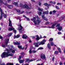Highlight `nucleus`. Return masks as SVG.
<instances>
[{
	"mask_svg": "<svg viewBox=\"0 0 65 65\" xmlns=\"http://www.w3.org/2000/svg\"><path fill=\"white\" fill-rule=\"evenodd\" d=\"M7 52H4L1 55L2 58H5L6 57H8L9 56H11L12 57L13 56V54H10L11 53L10 51L9 50L7 49Z\"/></svg>",
	"mask_w": 65,
	"mask_h": 65,
	"instance_id": "nucleus-1",
	"label": "nucleus"
},
{
	"mask_svg": "<svg viewBox=\"0 0 65 65\" xmlns=\"http://www.w3.org/2000/svg\"><path fill=\"white\" fill-rule=\"evenodd\" d=\"M46 40L44 39L41 42H38L37 43L34 42L33 45H35L36 47H38L39 45H43V44H44L45 43L44 42H46Z\"/></svg>",
	"mask_w": 65,
	"mask_h": 65,
	"instance_id": "nucleus-2",
	"label": "nucleus"
},
{
	"mask_svg": "<svg viewBox=\"0 0 65 65\" xmlns=\"http://www.w3.org/2000/svg\"><path fill=\"white\" fill-rule=\"evenodd\" d=\"M37 20H36V17H34V18L33 19H31L32 21H33V22L35 25L37 24V22L38 24H39V23L41 22V20L40 18H39L38 16H37Z\"/></svg>",
	"mask_w": 65,
	"mask_h": 65,
	"instance_id": "nucleus-3",
	"label": "nucleus"
},
{
	"mask_svg": "<svg viewBox=\"0 0 65 65\" xmlns=\"http://www.w3.org/2000/svg\"><path fill=\"white\" fill-rule=\"evenodd\" d=\"M5 45L4 44H2V46L3 47H5L7 46H8V47H9V49H10V47H9V45H8L7 46V44H8V42L9 41V39H7L5 40Z\"/></svg>",
	"mask_w": 65,
	"mask_h": 65,
	"instance_id": "nucleus-4",
	"label": "nucleus"
},
{
	"mask_svg": "<svg viewBox=\"0 0 65 65\" xmlns=\"http://www.w3.org/2000/svg\"><path fill=\"white\" fill-rule=\"evenodd\" d=\"M18 27H19L18 28V30L19 31V32L20 33H22L23 31H24V29H23V28L21 24L20 23L18 25Z\"/></svg>",
	"mask_w": 65,
	"mask_h": 65,
	"instance_id": "nucleus-5",
	"label": "nucleus"
},
{
	"mask_svg": "<svg viewBox=\"0 0 65 65\" xmlns=\"http://www.w3.org/2000/svg\"><path fill=\"white\" fill-rule=\"evenodd\" d=\"M20 6L23 7V8H27V9H29L30 8H31V6L30 5L29 7L27 5H23L21 4H20Z\"/></svg>",
	"mask_w": 65,
	"mask_h": 65,
	"instance_id": "nucleus-6",
	"label": "nucleus"
},
{
	"mask_svg": "<svg viewBox=\"0 0 65 65\" xmlns=\"http://www.w3.org/2000/svg\"><path fill=\"white\" fill-rule=\"evenodd\" d=\"M41 58L43 60H46V57L45 55L44 54H42L40 56Z\"/></svg>",
	"mask_w": 65,
	"mask_h": 65,
	"instance_id": "nucleus-7",
	"label": "nucleus"
},
{
	"mask_svg": "<svg viewBox=\"0 0 65 65\" xmlns=\"http://www.w3.org/2000/svg\"><path fill=\"white\" fill-rule=\"evenodd\" d=\"M8 30L9 31H12V30H14V32L15 34H16L17 33V30L14 29V28H13V27H12L11 28H9Z\"/></svg>",
	"mask_w": 65,
	"mask_h": 65,
	"instance_id": "nucleus-8",
	"label": "nucleus"
},
{
	"mask_svg": "<svg viewBox=\"0 0 65 65\" xmlns=\"http://www.w3.org/2000/svg\"><path fill=\"white\" fill-rule=\"evenodd\" d=\"M43 48L42 47H40L36 51L35 50H32V52L33 53H36L37 52V51H38V50H43Z\"/></svg>",
	"mask_w": 65,
	"mask_h": 65,
	"instance_id": "nucleus-9",
	"label": "nucleus"
},
{
	"mask_svg": "<svg viewBox=\"0 0 65 65\" xmlns=\"http://www.w3.org/2000/svg\"><path fill=\"white\" fill-rule=\"evenodd\" d=\"M56 27H58V29L59 31H61V29H62V27L61 26H60V24H58L56 26Z\"/></svg>",
	"mask_w": 65,
	"mask_h": 65,
	"instance_id": "nucleus-10",
	"label": "nucleus"
},
{
	"mask_svg": "<svg viewBox=\"0 0 65 65\" xmlns=\"http://www.w3.org/2000/svg\"><path fill=\"white\" fill-rule=\"evenodd\" d=\"M37 59H31L29 60V59H26V61H25L26 62H28L29 63L30 62H32V61H35V60H36Z\"/></svg>",
	"mask_w": 65,
	"mask_h": 65,
	"instance_id": "nucleus-11",
	"label": "nucleus"
},
{
	"mask_svg": "<svg viewBox=\"0 0 65 65\" xmlns=\"http://www.w3.org/2000/svg\"><path fill=\"white\" fill-rule=\"evenodd\" d=\"M2 11V10L1 9V8H0V11L1 12V15L0 18V20H1L2 18V14H4L3 12Z\"/></svg>",
	"mask_w": 65,
	"mask_h": 65,
	"instance_id": "nucleus-12",
	"label": "nucleus"
},
{
	"mask_svg": "<svg viewBox=\"0 0 65 65\" xmlns=\"http://www.w3.org/2000/svg\"><path fill=\"white\" fill-rule=\"evenodd\" d=\"M56 24H57L56 23L53 24L52 25L51 27H48L49 28H52V29H54V28H55V26L56 25Z\"/></svg>",
	"mask_w": 65,
	"mask_h": 65,
	"instance_id": "nucleus-13",
	"label": "nucleus"
},
{
	"mask_svg": "<svg viewBox=\"0 0 65 65\" xmlns=\"http://www.w3.org/2000/svg\"><path fill=\"white\" fill-rule=\"evenodd\" d=\"M22 38L23 39H26L28 37V36L26 35H23L22 37Z\"/></svg>",
	"mask_w": 65,
	"mask_h": 65,
	"instance_id": "nucleus-14",
	"label": "nucleus"
},
{
	"mask_svg": "<svg viewBox=\"0 0 65 65\" xmlns=\"http://www.w3.org/2000/svg\"><path fill=\"white\" fill-rule=\"evenodd\" d=\"M63 20L64 21H65V16H63L62 17H61V18H60V21H61Z\"/></svg>",
	"mask_w": 65,
	"mask_h": 65,
	"instance_id": "nucleus-15",
	"label": "nucleus"
},
{
	"mask_svg": "<svg viewBox=\"0 0 65 65\" xmlns=\"http://www.w3.org/2000/svg\"><path fill=\"white\" fill-rule=\"evenodd\" d=\"M9 26L10 27H12V24H11V21L10 19V18H9Z\"/></svg>",
	"mask_w": 65,
	"mask_h": 65,
	"instance_id": "nucleus-16",
	"label": "nucleus"
},
{
	"mask_svg": "<svg viewBox=\"0 0 65 65\" xmlns=\"http://www.w3.org/2000/svg\"><path fill=\"white\" fill-rule=\"evenodd\" d=\"M13 43L15 45H20V42H14Z\"/></svg>",
	"mask_w": 65,
	"mask_h": 65,
	"instance_id": "nucleus-17",
	"label": "nucleus"
},
{
	"mask_svg": "<svg viewBox=\"0 0 65 65\" xmlns=\"http://www.w3.org/2000/svg\"><path fill=\"white\" fill-rule=\"evenodd\" d=\"M20 35H18L16 36L15 35L14 36V38H18L19 37H20Z\"/></svg>",
	"mask_w": 65,
	"mask_h": 65,
	"instance_id": "nucleus-18",
	"label": "nucleus"
},
{
	"mask_svg": "<svg viewBox=\"0 0 65 65\" xmlns=\"http://www.w3.org/2000/svg\"><path fill=\"white\" fill-rule=\"evenodd\" d=\"M19 61L20 63H22L24 62L25 60L24 59L21 60H19Z\"/></svg>",
	"mask_w": 65,
	"mask_h": 65,
	"instance_id": "nucleus-19",
	"label": "nucleus"
},
{
	"mask_svg": "<svg viewBox=\"0 0 65 65\" xmlns=\"http://www.w3.org/2000/svg\"><path fill=\"white\" fill-rule=\"evenodd\" d=\"M36 37H37V38H36V40H39L40 38L39 37V36H38V35H36Z\"/></svg>",
	"mask_w": 65,
	"mask_h": 65,
	"instance_id": "nucleus-20",
	"label": "nucleus"
},
{
	"mask_svg": "<svg viewBox=\"0 0 65 65\" xmlns=\"http://www.w3.org/2000/svg\"><path fill=\"white\" fill-rule=\"evenodd\" d=\"M47 47L48 48H49V49H50V50L51 48V46H50V45L49 43H48L47 44Z\"/></svg>",
	"mask_w": 65,
	"mask_h": 65,
	"instance_id": "nucleus-21",
	"label": "nucleus"
},
{
	"mask_svg": "<svg viewBox=\"0 0 65 65\" xmlns=\"http://www.w3.org/2000/svg\"><path fill=\"white\" fill-rule=\"evenodd\" d=\"M42 18L43 19H44V20H45V21H47V19L45 18V17H44V15H42Z\"/></svg>",
	"mask_w": 65,
	"mask_h": 65,
	"instance_id": "nucleus-22",
	"label": "nucleus"
},
{
	"mask_svg": "<svg viewBox=\"0 0 65 65\" xmlns=\"http://www.w3.org/2000/svg\"><path fill=\"white\" fill-rule=\"evenodd\" d=\"M48 11H43V14H48Z\"/></svg>",
	"mask_w": 65,
	"mask_h": 65,
	"instance_id": "nucleus-23",
	"label": "nucleus"
},
{
	"mask_svg": "<svg viewBox=\"0 0 65 65\" xmlns=\"http://www.w3.org/2000/svg\"><path fill=\"white\" fill-rule=\"evenodd\" d=\"M23 17L26 18L27 21H30V19L28 18H27V17H26L25 15H23Z\"/></svg>",
	"mask_w": 65,
	"mask_h": 65,
	"instance_id": "nucleus-24",
	"label": "nucleus"
},
{
	"mask_svg": "<svg viewBox=\"0 0 65 65\" xmlns=\"http://www.w3.org/2000/svg\"><path fill=\"white\" fill-rule=\"evenodd\" d=\"M21 18L20 17H18V18H17V20H19L20 22H21V21H22V20H21Z\"/></svg>",
	"mask_w": 65,
	"mask_h": 65,
	"instance_id": "nucleus-25",
	"label": "nucleus"
},
{
	"mask_svg": "<svg viewBox=\"0 0 65 65\" xmlns=\"http://www.w3.org/2000/svg\"><path fill=\"white\" fill-rule=\"evenodd\" d=\"M59 54V52L58 51H55L54 52V54L55 55H58Z\"/></svg>",
	"mask_w": 65,
	"mask_h": 65,
	"instance_id": "nucleus-26",
	"label": "nucleus"
},
{
	"mask_svg": "<svg viewBox=\"0 0 65 65\" xmlns=\"http://www.w3.org/2000/svg\"><path fill=\"white\" fill-rule=\"evenodd\" d=\"M2 12H3L4 14H3L2 15V18L3 17V15H4V18H6V14H4V13L3 12V11H2Z\"/></svg>",
	"mask_w": 65,
	"mask_h": 65,
	"instance_id": "nucleus-27",
	"label": "nucleus"
},
{
	"mask_svg": "<svg viewBox=\"0 0 65 65\" xmlns=\"http://www.w3.org/2000/svg\"><path fill=\"white\" fill-rule=\"evenodd\" d=\"M6 65H13V63H7Z\"/></svg>",
	"mask_w": 65,
	"mask_h": 65,
	"instance_id": "nucleus-28",
	"label": "nucleus"
},
{
	"mask_svg": "<svg viewBox=\"0 0 65 65\" xmlns=\"http://www.w3.org/2000/svg\"><path fill=\"white\" fill-rule=\"evenodd\" d=\"M57 50L60 53H61V49H60V48H57Z\"/></svg>",
	"mask_w": 65,
	"mask_h": 65,
	"instance_id": "nucleus-29",
	"label": "nucleus"
},
{
	"mask_svg": "<svg viewBox=\"0 0 65 65\" xmlns=\"http://www.w3.org/2000/svg\"><path fill=\"white\" fill-rule=\"evenodd\" d=\"M14 4L15 5H16V6H18V3H15V2H14Z\"/></svg>",
	"mask_w": 65,
	"mask_h": 65,
	"instance_id": "nucleus-30",
	"label": "nucleus"
},
{
	"mask_svg": "<svg viewBox=\"0 0 65 65\" xmlns=\"http://www.w3.org/2000/svg\"><path fill=\"white\" fill-rule=\"evenodd\" d=\"M12 34V33H9L8 34V37H10V36H11V35Z\"/></svg>",
	"mask_w": 65,
	"mask_h": 65,
	"instance_id": "nucleus-31",
	"label": "nucleus"
},
{
	"mask_svg": "<svg viewBox=\"0 0 65 65\" xmlns=\"http://www.w3.org/2000/svg\"><path fill=\"white\" fill-rule=\"evenodd\" d=\"M39 11H43V9H41L40 8H39L38 9Z\"/></svg>",
	"mask_w": 65,
	"mask_h": 65,
	"instance_id": "nucleus-32",
	"label": "nucleus"
},
{
	"mask_svg": "<svg viewBox=\"0 0 65 65\" xmlns=\"http://www.w3.org/2000/svg\"><path fill=\"white\" fill-rule=\"evenodd\" d=\"M50 45L52 46L54 45V42H51L50 43Z\"/></svg>",
	"mask_w": 65,
	"mask_h": 65,
	"instance_id": "nucleus-33",
	"label": "nucleus"
},
{
	"mask_svg": "<svg viewBox=\"0 0 65 65\" xmlns=\"http://www.w3.org/2000/svg\"><path fill=\"white\" fill-rule=\"evenodd\" d=\"M53 41V39L52 38H50L49 40V41Z\"/></svg>",
	"mask_w": 65,
	"mask_h": 65,
	"instance_id": "nucleus-34",
	"label": "nucleus"
},
{
	"mask_svg": "<svg viewBox=\"0 0 65 65\" xmlns=\"http://www.w3.org/2000/svg\"><path fill=\"white\" fill-rule=\"evenodd\" d=\"M15 50H13L12 51H11L12 53L13 54L14 53H15Z\"/></svg>",
	"mask_w": 65,
	"mask_h": 65,
	"instance_id": "nucleus-35",
	"label": "nucleus"
},
{
	"mask_svg": "<svg viewBox=\"0 0 65 65\" xmlns=\"http://www.w3.org/2000/svg\"><path fill=\"white\" fill-rule=\"evenodd\" d=\"M18 47L19 48H20V49H22V46H18Z\"/></svg>",
	"mask_w": 65,
	"mask_h": 65,
	"instance_id": "nucleus-36",
	"label": "nucleus"
},
{
	"mask_svg": "<svg viewBox=\"0 0 65 65\" xmlns=\"http://www.w3.org/2000/svg\"><path fill=\"white\" fill-rule=\"evenodd\" d=\"M29 54H31L32 53H33V52H32V51H31V50L30 49L29 51Z\"/></svg>",
	"mask_w": 65,
	"mask_h": 65,
	"instance_id": "nucleus-37",
	"label": "nucleus"
},
{
	"mask_svg": "<svg viewBox=\"0 0 65 65\" xmlns=\"http://www.w3.org/2000/svg\"><path fill=\"white\" fill-rule=\"evenodd\" d=\"M21 54L23 56H24L25 55V53L24 52L21 53Z\"/></svg>",
	"mask_w": 65,
	"mask_h": 65,
	"instance_id": "nucleus-38",
	"label": "nucleus"
},
{
	"mask_svg": "<svg viewBox=\"0 0 65 65\" xmlns=\"http://www.w3.org/2000/svg\"><path fill=\"white\" fill-rule=\"evenodd\" d=\"M50 24V22H47L45 23V24L46 25H47L48 24Z\"/></svg>",
	"mask_w": 65,
	"mask_h": 65,
	"instance_id": "nucleus-39",
	"label": "nucleus"
},
{
	"mask_svg": "<svg viewBox=\"0 0 65 65\" xmlns=\"http://www.w3.org/2000/svg\"><path fill=\"white\" fill-rule=\"evenodd\" d=\"M38 13L39 15H40L42 13V12H38Z\"/></svg>",
	"mask_w": 65,
	"mask_h": 65,
	"instance_id": "nucleus-40",
	"label": "nucleus"
},
{
	"mask_svg": "<svg viewBox=\"0 0 65 65\" xmlns=\"http://www.w3.org/2000/svg\"><path fill=\"white\" fill-rule=\"evenodd\" d=\"M39 6H40V5H41V2H39Z\"/></svg>",
	"mask_w": 65,
	"mask_h": 65,
	"instance_id": "nucleus-41",
	"label": "nucleus"
},
{
	"mask_svg": "<svg viewBox=\"0 0 65 65\" xmlns=\"http://www.w3.org/2000/svg\"><path fill=\"white\" fill-rule=\"evenodd\" d=\"M56 8H57V9H59V7L58 6H55Z\"/></svg>",
	"mask_w": 65,
	"mask_h": 65,
	"instance_id": "nucleus-42",
	"label": "nucleus"
},
{
	"mask_svg": "<svg viewBox=\"0 0 65 65\" xmlns=\"http://www.w3.org/2000/svg\"><path fill=\"white\" fill-rule=\"evenodd\" d=\"M2 0H0V3H3V1H2Z\"/></svg>",
	"mask_w": 65,
	"mask_h": 65,
	"instance_id": "nucleus-43",
	"label": "nucleus"
},
{
	"mask_svg": "<svg viewBox=\"0 0 65 65\" xmlns=\"http://www.w3.org/2000/svg\"><path fill=\"white\" fill-rule=\"evenodd\" d=\"M61 4H62L61 3H58L57 4V5H61Z\"/></svg>",
	"mask_w": 65,
	"mask_h": 65,
	"instance_id": "nucleus-44",
	"label": "nucleus"
},
{
	"mask_svg": "<svg viewBox=\"0 0 65 65\" xmlns=\"http://www.w3.org/2000/svg\"><path fill=\"white\" fill-rule=\"evenodd\" d=\"M15 9V10H17V12H20V10H17V9Z\"/></svg>",
	"mask_w": 65,
	"mask_h": 65,
	"instance_id": "nucleus-45",
	"label": "nucleus"
},
{
	"mask_svg": "<svg viewBox=\"0 0 65 65\" xmlns=\"http://www.w3.org/2000/svg\"><path fill=\"white\" fill-rule=\"evenodd\" d=\"M59 64L60 65H63V63H62V62H60L59 63Z\"/></svg>",
	"mask_w": 65,
	"mask_h": 65,
	"instance_id": "nucleus-46",
	"label": "nucleus"
},
{
	"mask_svg": "<svg viewBox=\"0 0 65 65\" xmlns=\"http://www.w3.org/2000/svg\"><path fill=\"white\" fill-rule=\"evenodd\" d=\"M58 34H62V33H61V32H58Z\"/></svg>",
	"mask_w": 65,
	"mask_h": 65,
	"instance_id": "nucleus-47",
	"label": "nucleus"
},
{
	"mask_svg": "<svg viewBox=\"0 0 65 65\" xmlns=\"http://www.w3.org/2000/svg\"><path fill=\"white\" fill-rule=\"evenodd\" d=\"M22 58V56H19V60L21 59Z\"/></svg>",
	"mask_w": 65,
	"mask_h": 65,
	"instance_id": "nucleus-48",
	"label": "nucleus"
},
{
	"mask_svg": "<svg viewBox=\"0 0 65 65\" xmlns=\"http://www.w3.org/2000/svg\"><path fill=\"white\" fill-rule=\"evenodd\" d=\"M26 47L25 48V50L27 49V47H28V44H26Z\"/></svg>",
	"mask_w": 65,
	"mask_h": 65,
	"instance_id": "nucleus-49",
	"label": "nucleus"
},
{
	"mask_svg": "<svg viewBox=\"0 0 65 65\" xmlns=\"http://www.w3.org/2000/svg\"><path fill=\"white\" fill-rule=\"evenodd\" d=\"M0 65H5V63H2V64H1V62H0Z\"/></svg>",
	"mask_w": 65,
	"mask_h": 65,
	"instance_id": "nucleus-50",
	"label": "nucleus"
},
{
	"mask_svg": "<svg viewBox=\"0 0 65 65\" xmlns=\"http://www.w3.org/2000/svg\"><path fill=\"white\" fill-rule=\"evenodd\" d=\"M53 13H55V12H56V11L55 10H54L53 11Z\"/></svg>",
	"mask_w": 65,
	"mask_h": 65,
	"instance_id": "nucleus-51",
	"label": "nucleus"
},
{
	"mask_svg": "<svg viewBox=\"0 0 65 65\" xmlns=\"http://www.w3.org/2000/svg\"><path fill=\"white\" fill-rule=\"evenodd\" d=\"M51 5L50 4H47V8H48V6H50Z\"/></svg>",
	"mask_w": 65,
	"mask_h": 65,
	"instance_id": "nucleus-52",
	"label": "nucleus"
},
{
	"mask_svg": "<svg viewBox=\"0 0 65 65\" xmlns=\"http://www.w3.org/2000/svg\"><path fill=\"white\" fill-rule=\"evenodd\" d=\"M44 5H45V6H47V3H45L44 4Z\"/></svg>",
	"mask_w": 65,
	"mask_h": 65,
	"instance_id": "nucleus-53",
	"label": "nucleus"
},
{
	"mask_svg": "<svg viewBox=\"0 0 65 65\" xmlns=\"http://www.w3.org/2000/svg\"><path fill=\"white\" fill-rule=\"evenodd\" d=\"M49 3H51V4H53V2L52 1H51Z\"/></svg>",
	"mask_w": 65,
	"mask_h": 65,
	"instance_id": "nucleus-54",
	"label": "nucleus"
},
{
	"mask_svg": "<svg viewBox=\"0 0 65 65\" xmlns=\"http://www.w3.org/2000/svg\"><path fill=\"white\" fill-rule=\"evenodd\" d=\"M52 4H56V2H53Z\"/></svg>",
	"mask_w": 65,
	"mask_h": 65,
	"instance_id": "nucleus-55",
	"label": "nucleus"
},
{
	"mask_svg": "<svg viewBox=\"0 0 65 65\" xmlns=\"http://www.w3.org/2000/svg\"><path fill=\"white\" fill-rule=\"evenodd\" d=\"M41 59L40 58L37 61H41Z\"/></svg>",
	"mask_w": 65,
	"mask_h": 65,
	"instance_id": "nucleus-56",
	"label": "nucleus"
},
{
	"mask_svg": "<svg viewBox=\"0 0 65 65\" xmlns=\"http://www.w3.org/2000/svg\"><path fill=\"white\" fill-rule=\"evenodd\" d=\"M3 38V37H2V36H1L0 35V39H2Z\"/></svg>",
	"mask_w": 65,
	"mask_h": 65,
	"instance_id": "nucleus-57",
	"label": "nucleus"
},
{
	"mask_svg": "<svg viewBox=\"0 0 65 65\" xmlns=\"http://www.w3.org/2000/svg\"><path fill=\"white\" fill-rule=\"evenodd\" d=\"M10 46L11 47V48H12L13 47V46L12 45H11Z\"/></svg>",
	"mask_w": 65,
	"mask_h": 65,
	"instance_id": "nucleus-58",
	"label": "nucleus"
},
{
	"mask_svg": "<svg viewBox=\"0 0 65 65\" xmlns=\"http://www.w3.org/2000/svg\"><path fill=\"white\" fill-rule=\"evenodd\" d=\"M31 37L32 38H34L35 37V36H31Z\"/></svg>",
	"mask_w": 65,
	"mask_h": 65,
	"instance_id": "nucleus-59",
	"label": "nucleus"
},
{
	"mask_svg": "<svg viewBox=\"0 0 65 65\" xmlns=\"http://www.w3.org/2000/svg\"><path fill=\"white\" fill-rule=\"evenodd\" d=\"M9 51H10H10H12V49L11 48L10 49V50H9Z\"/></svg>",
	"mask_w": 65,
	"mask_h": 65,
	"instance_id": "nucleus-60",
	"label": "nucleus"
},
{
	"mask_svg": "<svg viewBox=\"0 0 65 65\" xmlns=\"http://www.w3.org/2000/svg\"><path fill=\"white\" fill-rule=\"evenodd\" d=\"M29 42H30V43H31V42H32V41H31V40H29Z\"/></svg>",
	"mask_w": 65,
	"mask_h": 65,
	"instance_id": "nucleus-61",
	"label": "nucleus"
},
{
	"mask_svg": "<svg viewBox=\"0 0 65 65\" xmlns=\"http://www.w3.org/2000/svg\"><path fill=\"white\" fill-rule=\"evenodd\" d=\"M54 59H55V57H53L52 58V61H54Z\"/></svg>",
	"mask_w": 65,
	"mask_h": 65,
	"instance_id": "nucleus-62",
	"label": "nucleus"
},
{
	"mask_svg": "<svg viewBox=\"0 0 65 65\" xmlns=\"http://www.w3.org/2000/svg\"><path fill=\"white\" fill-rule=\"evenodd\" d=\"M24 13V11H22V12H21V14H22V13Z\"/></svg>",
	"mask_w": 65,
	"mask_h": 65,
	"instance_id": "nucleus-63",
	"label": "nucleus"
},
{
	"mask_svg": "<svg viewBox=\"0 0 65 65\" xmlns=\"http://www.w3.org/2000/svg\"><path fill=\"white\" fill-rule=\"evenodd\" d=\"M31 1H32V2H35V1L34 0H31Z\"/></svg>",
	"mask_w": 65,
	"mask_h": 65,
	"instance_id": "nucleus-64",
	"label": "nucleus"
}]
</instances>
